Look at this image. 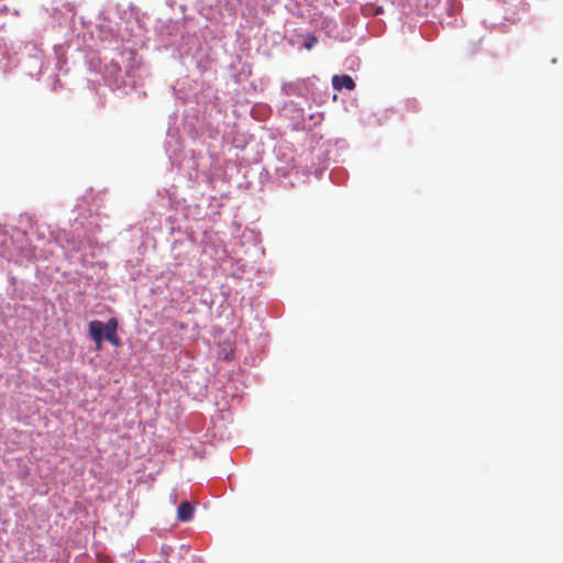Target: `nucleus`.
Returning a JSON list of instances; mask_svg holds the SVG:
<instances>
[{
  "instance_id": "obj_1",
  "label": "nucleus",
  "mask_w": 563,
  "mask_h": 563,
  "mask_svg": "<svg viewBox=\"0 0 563 563\" xmlns=\"http://www.w3.org/2000/svg\"><path fill=\"white\" fill-rule=\"evenodd\" d=\"M118 321L115 318H110L107 323L99 320H93L89 323V334L97 345L101 347L103 340L109 341L114 346L121 345V340L117 333Z\"/></svg>"
},
{
  "instance_id": "obj_2",
  "label": "nucleus",
  "mask_w": 563,
  "mask_h": 563,
  "mask_svg": "<svg viewBox=\"0 0 563 563\" xmlns=\"http://www.w3.org/2000/svg\"><path fill=\"white\" fill-rule=\"evenodd\" d=\"M194 507L189 501H183L177 508V519L183 522H188L194 517Z\"/></svg>"
},
{
  "instance_id": "obj_3",
  "label": "nucleus",
  "mask_w": 563,
  "mask_h": 563,
  "mask_svg": "<svg viewBox=\"0 0 563 563\" xmlns=\"http://www.w3.org/2000/svg\"><path fill=\"white\" fill-rule=\"evenodd\" d=\"M332 85L335 89L346 88L349 90H353L355 88V82L349 75L334 76L332 79Z\"/></svg>"
},
{
  "instance_id": "obj_4",
  "label": "nucleus",
  "mask_w": 563,
  "mask_h": 563,
  "mask_svg": "<svg viewBox=\"0 0 563 563\" xmlns=\"http://www.w3.org/2000/svg\"><path fill=\"white\" fill-rule=\"evenodd\" d=\"M317 43V36H314L313 34H308L307 36H305L303 47L306 49H311Z\"/></svg>"
}]
</instances>
